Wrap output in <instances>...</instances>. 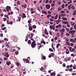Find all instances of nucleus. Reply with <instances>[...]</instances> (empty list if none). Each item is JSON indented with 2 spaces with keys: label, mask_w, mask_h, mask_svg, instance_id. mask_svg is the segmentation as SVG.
Here are the masks:
<instances>
[{
  "label": "nucleus",
  "mask_w": 76,
  "mask_h": 76,
  "mask_svg": "<svg viewBox=\"0 0 76 76\" xmlns=\"http://www.w3.org/2000/svg\"><path fill=\"white\" fill-rule=\"evenodd\" d=\"M36 45V41H35V40H34L32 42L31 46L32 48H35Z\"/></svg>",
  "instance_id": "f257e3e1"
},
{
  "label": "nucleus",
  "mask_w": 76,
  "mask_h": 76,
  "mask_svg": "<svg viewBox=\"0 0 76 76\" xmlns=\"http://www.w3.org/2000/svg\"><path fill=\"white\" fill-rule=\"evenodd\" d=\"M72 59V57H69L68 58H66L64 59V60L65 61H66V62H67L68 61H70V60Z\"/></svg>",
  "instance_id": "f03ea898"
},
{
  "label": "nucleus",
  "mask_w": 76,
  "mask_h": 76,
  "mask_svg": "<svg viewBox=\"0 0 76 76\" xmlns=\"http://www.w3.org/2000/svg\"><path fill=\"white\" fill-rule=\"evenodd\" d=\"M6 9L7 12H8L10 10L12 12V10H11V7H10L9 6H7Z\"/></svg>",
  "instance_id": "7ed1b4c3"
},
{
  "label": "nucleus",
  "mask_w": 76,
  "mask_h": 76,
  "mask_svg": "<svg viewBox=\"0 0 76 76\" xmlns=\"http://www.w3.org/2000/svg\"><path fill=\"white\" fill-rule=\"evenodd\" d=\"M24 63H29V60L28 59L23 58V59Z\"/></svg>",
  "instance_id": "20e7f679"
},
{
  "label": "nucleus",
  "mask_w": 76,
  "mask_h": 76,
  "mask_svg": "<svg viewBox=\"0 0 76 76\" xmlns=\"http://www.w3.org/2000/svg\"><path fill=\"white\" fill-rule=\"evenodd\" d=\"M55 24H54L53 25H51L50 26V28L51 29H53V30H55Z\"/></svg>",
  "instance_id": "39448f33"
},
{
  "label": "nucleus",
  "mask_w": 76,
  "mask_h": 76,
  "mask_svg": "<svg viewBox=\"0 0 76 76\" xmlns=\"http://www.w3.org/2000/svg\"><path fill=\"white\" fill-rule=\"evenodd\" d=\"M46 9H50V8L51 7V5H50V4H46L45 5Z\"/></svg>",
  "instance_id": "423d86ee"
},
{
  "label": "nucleus",
  "mask_w": 76,
  "mask_h": 76,
  "mask_svg": "<svg viewBox=\"0 0 76 76\" xmlns=\"http://www.w3.org/2000/svg\"><path fill=\"white\" fill-rule=\"evenodd\" d=\"M75 32H76V31L75 30H73L72 31H70L69 32V33L72 34L71 35H74V34H75Z\"/></svg>",
  "instance_id": "0eeeda50"
},
{
  "label": "nucleus",
  "mask_w": 76,
  "mask_h": 76,
  "mask_svg": "<svg viewBox=\"0 0 76 76\" xmlns=\"http://www.w3.org/2000/svg\"><path fill=\"white\" fill-rule=\"evenodd\" d=\"M4 56L6 57L7 58H8V57L10 56L9 54V53H8V52L5 53L4 54Z\"/></svg>",
  "instance_id": "6e6552de"
},
{
  "label": "nucleus",
  "mask_w": 76,
  "mask_h": 76,
  "mask_svg": "<svg viewBox=\"0 0 76 76\" xmlns=\"http://www.w3.org/2000/svg\"><path fill=\"white\" fill-rule=\"evenodd\" d=\"M11 38L12 40H15V39H16V38H17V37H16L15 36H12Z\"/></svg>",
  "instance_id": "1a4fd4ad"
},
{
  "label": "nucleus",
  "mask_w": 76,
  "mask_h": 76,
  "mask_svg": "<svg viewBox=\"0 0 76 76\" xmlns=\"http://www.w3.org/2000/svg\"><path fill=\"white\" fill-rule=\"evenodd\" d=\"M30 11L31 12V14L35 13V11H34V9L32 8L30 9Z\"/></svg>",
  "instance_id": "9d476101"
},
{
  "label": "nucleus",
  "mask_w": 76,
  "mask_h": 76,
  "mask_svg": "<svg viewBox=\"0 0 76 76\" xmlns=\"http://www.w3.org/2000/svg\"><path fill=\"white\" fill-rule=\"evenodd\" d=\"M7 47H11V44L9 43H7L6 45Z\"/></svg>",
  "instance_id": "9b49d317"
},
{
  "label": "nucleus",
  "mask_w": 76,
  "mask_h": 76,
  "mask_svg": "<svg viewBox=\"0 0 76 76\" xmlns=\"http://www.w3.org/2000/svg\"><path fill=\"white\" fill-rule=\"evenodd\" d=\"M55 22L56 23V24L58 25V24L59 23L61 22V20H60L59 19H58L57 20H56Z\"/></svg>",
  "instance_id": "f8f14e48"
},
{
  "label": "nucleus",
  "mask_w": 76,
  "mask_h": 76,
  "mask_svg": "<svg viewBox=\"0 0 76 76\" xmlns=\"http://www.w3.org/2000/svg\"><path fill=\"white\" fill-rule=\"evenodd\" d=\"M61 24H59L58 25H57L56 26V28H61Z\"/></svg>",
  "instance_id": "ddd939ff"
},
{
  "label": "nucleus",
  "mask_w": 76,
  "mask_h": 76,
  "mask_svg": "<svg viewBox=\"0 0 76 76\" xmlns=\"http://www.w3.org/2000/svg\"><path fill=\"white\" fill-rule=\"evenodd\" d=\"M41 58L42 60H45L46 59V57H45V56H43L42 55L41 56Z\"/></svg>",
  "instance_id": "4468645a"
},
{
  "label": "nucleus",
  "mask_w": 76,
  "mask_h": 76,
  "mask_svg": "<svg viewBox=\"0 0 76 76\" xmlns=\"http://www.w3.org/2000/svg\"><path fill=\"white\" fill-rule=\"evenodd\" d=\"M70 42L73 43H75L76 42L73 39H70Z\"/></svg>",
  "instance_id": "2eb2a0df"
},
{
  "label": "nucleus",
  "mask_w": 76,
  "mask_h": 76,
  "mask_svg": "<svg viewBox=\"0 0 76 76\" xmlns=\"http://www.w3.org/2000/svg\"><path fill=\"white\" fill-rule=\"evenodd\" d=\"M42 14H45V15L47 14V12L44 10H43L42 11Z\"/></svg>",
  "instance_id": "dca6fc26"
},
{
  "label": "nucleus",
  "mask_w": 76,
  "mask_h": 76,
  "mask_svg": "<svg viewBox=\"0 0 76 76\" xmlns=\"http://www.w3.org/2000/svg\"><path fill=\"white\" fill-rule=\"evenodd\" d=\"M21 6L23 7L25 9L27 7V5L26 4H25L24 5H22Z\"/></svg>",
  "instance_id": "f3484780"
},
{
  "label": "nucleus",
  "mask_w": 76,
  "mask_h": 76,
  "mask_svg": "<svg viewBox=\"0 0 76 76\" xmlns=\"http://www.w3.org/2000/svg\"><path fill=\"white\" fill-rule=\"evenodd\" d=\"M31 26H30L28 27V29H29V31H32V29H33V28Z\"/></svg>",
  "instance_id": "a211bd4d"
},
{
  "label": "nucleus",
  "mask_w": 76,
  "mask_h": 76,
  "mask_svg": "<svg viewBox=\"0 0 76 76\" xmlns=\"http://www.w3.org/2000/svg\"><path fill=\"white\" fill-rule=\"evenodd\" d=\"M22 18H26V16L25 14L23 13Z\"/></svg>",
  "instance_id": "6ab92c4d"
},
{
  "label": "nucleus",
  "mask_w": 76,
  "mask_h": 76,
  "mask_svg": "<svg viewBox=\"0 0 76 76\" xmlns=\"http://www.w3.org/2000/svg\"><path fill=\"white\" fill-rule=\"evenodd\" d=\"M60 29H61V30H60V32H64V31H65L64 29L63 28L62 29L61 28H60Z\"/></svg>",
  "instance_id": "aec40b11"
},
{
  "label": "nucleus",
  "mask_w": 76,
  "mask_h": 76,
  "mask_svg": "<svg viewBox=\"0 0 76 76\" xmlns=\"http://www.w3.org/2000/svg\"><path fill=\"white\" fill-rule=\"evenodd\" d=\"M47 31V30L46 29L44 31L45 33V34H46V35H48V31Z\"/></svg>",
  "instance_id": "412c9836"
},
{
  "label": "nucleus",
  "mask_w": 76,
  "mask_h": 76,
  "mask_svg": "<svg viewBox=\"0 0 76 76\" xmlns=\"http://www.w3.org/2000/svg\"><path fill=\"white\" fill-rule=\"evenodd\" d=\"M62 22L63 23H64V24H69V23H68V22L67 21H62Z\"/></svg>",
  "instance_id": "4be33fe9"
},
{
  "label": "nucleus",
  "mask_w": 76,
  "mask_h": 76,
  "mask_svg": "<svg viewBox=\"0 0 76 76\" xmlns=\"http://www.w3.org/2000/svg\"><path fill=\"white\" fill-rule=\"evenodd\" d=\"M70 52H72V47L70 46L69 47Z\"/></svg>",
  "instance_id": "5701e85b"
},
{
  "label": "nucleus",
  "mask_w": 76,
  "mask_h": 76,
  "mask_svg": "<svg viewBox=\"0 0 76 76\" xmlns=\"http://www.w3.org/2000/svg\"><path fill=\"white\" fill-rule=\"evenodd\" d=\"M31 26L32 28H33V29H36L37 28V26H36V25H33V26Z\"/></svg>",
  "instance_id": "b1692460"
},
{
  "label": "nucleus",
  "mask_w": 76,
  "mask_h": 76,
  "mask_svg": "<svg viewBox=\"0 0 76 76\" xmlns=\"http://www.w3.org/2000/svg\"><path fill=\"white\" fill-rule=\"evenodd\" d=\"M66 44L67 45H68V46H70V42H66Z\"/></svg>",
  "instance_id": "393cba45"
},
{
  "label": "nucleus",
  "mask_w": 76,
  "mask_h": 76,
  "mask_svg": "<svg viewBox=\"0 0 76 76\" xmlns=\"http://www.w3.org/2000/svg\"><path fill=\"white\" fill-rule=\"evenodd\" d=\"M71 9H72V10H75V7H74V6L73 5H72L71 7Z\"/></svg>",
  "instance_id": "a878e982"
},
{
  "label": "nucleus",
  "mask_w": 76,
  "mask_h": 76,
  "mask_svg": "<svg viewBox=\"0 0 76 76\" xmlns=\"http://www.w3.org/2000/svg\"><path fill=\"white\" fill-rule=\"evenodd\" d=\"M62 19L63 20H65L66 21L67 20V18L66 17H63Z\"/></svg>",
  "instance_id": "bb28decb"
},
{
  "label": "nucleus",
  "mask_w": 76,
  "mask_h": 76,
  "mask_svg": "<svg viewBox=\"0 0 76 76\" xmlns=\"http://www.w3.org/2000/svg\"><path fill=\"white\" fill-rule=\"evenodd\" d=\"M58 18V14H56L54 17L55 20H56Z\"/></svg>",
  "instance_id": "cd10ccee"
},
{
  "label": "nucleus",
  "mask_w": 76,
  "mask_h": 76,
  "mask_svg": "<svg viewBox=\"0 0 76 76\" xmlns=\"http://www.w3.org/2000/svg\"><path fill=\"white\" fill-rule=\"evenodd\" d=\"M7 63V64L8 65V66H9L10 64H11V62H10V61H9L8 62H6Z\"/></svg>",
  "instance_id": "c85d7f7f"
},
{
  "label": "nucleus",
  "mask_w": 76,
  "mask_h": 76,
  "mask_svg": "<svg viewBox=\"0 0 76 76\" xmlns=\"http://www.w3.org/2000/svg\"><path fill=\"white\" fill-rule=\"evenodd\" d=\"M69 53V50L68 49H66V53L68 54Z\"/></svg>",
  "instance_id": "c756f323"
},
{
  "label": "nucleus",
  "mask_w": 76,
  "mask_h": 76,
  "mask_svg": "<svg viewBox=\"0 0 76 76\" xmlns=\"http://www.w3.org/2000/svg\"><path fill=\"white\" fill-rule=\"evenodd\" d=\"M28 43L29 44V45H31V40H28Z\"/></svg>",
  "instance_id": "7c9ffc66"
},
{
  "label": "nucleus",
  "mask_w": 76,
  "mask_h": 76,
  "mask_svg": "<svg viewBox=\"0 0 76 76\" xmlns=\"http://www.w3.org/2000/svg\"><path fill=\"white\" fill-rule=\"evenodd\" d=\"M68 70L69 71V72H72V70H73V68H68Z\"/></svg>",
  "instance_id": "2f4dec72"
},
{
  "label": "nucleus",
  "mask_w": 76,
  "mask_h": 76,
  "mask_svg": "<svg viewBox=\"0 0 76 76\" xmlns=\"http://www.w3.org/2000/svg\"><path fill=\"white\" fill-rule=\"evenodd\" d=\"M16 64L17 66H20V64H19V63H18V62H16Z\"/></svg>",
  "instance_id": "473e14b6"
},
{
  "label": "nucleus",
  "mask_w": 76,
  "mask_h": 76,
  "mask_svg": "<svg viewBox=\"0 0 76 76\" xmlns=\"http://www.w3.org/2000/svg\"><path fill=\"white\" fill-rule=\"evenodd\" d=\"M60 43H58L56 45V48H57V49H58V47L60 46Z\"/></svg>",
  "instance_id": "72a5a7b5"
},
{
  "label": "nucleus",
  "mask_w": 76,
  "mask_h": 76,
  "mask_svg": "<svg viewBox=\"0 0 76 76\" xmlns=\"http://www.w3.org/2000/svg\"><path fill=\"white\" fill-rule=\"evenodd\" d=\"M44 1H45V3L46 4H47L49 2V0H43Z\"/></svg>",
  "instance_id": "f704fd0d"
},
{
  "label": "nucleus",
  "mask_w": 76,
  "mask_h": 76,
  "mask_svg": "<svg viewBox=\"0 0 76 76\" xmlns=\"http://www.w3.org/2000/svg\"><path fill=\"white\" fill-rule=\"evenodd\" d=\"M42 46L41 45H40V46H37V48H38V50H39V49H40V48H41V47H42Z\"/></svg>",
  "instance_id": "c9c22d12"
},
{
  "label": "nucleus",
  "mask_w": 76,
  "mask_h": 76,
  "mask_svg": "<svg viewBox=\"0 0 76 76\" xmlns=\"http://www.w3.org/2000/svg\"><path fill=\"white\" fill-rule=\"evenodd\" d=\"M27 37H28V36H26V39L25 40V41L26 42H27V41H28V38Z\"/></svg>",
  "instance_id": "e433bc0d"
},
{
  "label": "nucleus",
  "mask_w": 76,
  "mask_h": 76,
  "mask_svg": "<svg viewBox=\"0 0 76 76\" xmlns=\"http://www.w3.org/2000/svg\"><path fill=\"white\" fill-rule=\"evenodd\" d=\"M56 75V73H54L53 72L52 73H50V75H51V76H53L54 75Z\"/></svg>",
  "instance_id": "4c0bfd02"
},
{
  "label": "nucleus",
  "mask_w": 76,
  "mask_h": 76,
  "mask_svg": "<svg viewBox=\"0 0 76 76\" xmlns=\"http://www.w3.org/2000/svg\"><path fill=\"white\" fill-rule=\"evenodd\" d=\"M72 3V0H71L70 1L68 2V4H70V3Z\"/></svg>",
  "instance_id": "58836bf2"
},
{
  "label": "nucleus",
  "mask_w": 76,
  "mask_h": 76,
  "mask_svg": "<svg viewBox=\"0 0 76 76\" xmlns=\"http://www.w3.org/2000/svg\"><path fill=\"white\" fill-rule=\"evenodd\" d=\"M43 70H44V67H42L40 68V70H41V71H42Z\"/></svg>",
  "instance_id": "ea45409f"
},
{
  "label": "nucleus",
  "mask_w": 76,
  "mask_h": 76,
  "mask_svg": "<svg viewBox=\"0 0 76 76\" xmlns=\"http://www.w3.org/2000/svg\"><path fill=\"white\" fill-rule=\"evenodd\" d=\"M66 30L67 32H68L69 33V32H70V30H69V29H68L67 28H66Z\"/></svg>",
  "instance_id": "a19ab883"
},
{
  "label": "nucleus",
  "mask_w": 76,
  "mask_h": 76,
  "mask_svg": "<svg viewBox=\"0 0 76 76\" xmlns=\"http://www.w3.org/2000/svg\"><path fill=\"white\" fill-rule=\"evenodd\" d=\"M15 53L16 55H18L19 54V52H18V51H16V52H15Z\"/></svg>",
  "instance_id": "79ce46f5"
},
{
  "label": "nucleus",
  "mask_w": 76,
  "mask_h": 76,
  "mask_svg": "<svg viewBox=\"0 0 76 76\" xmlns=\"http://www.w3.org/2000/svg\"><path fill=\"white\" fill-rule=\"evenodd\" d=\"M9 24H10V25H13V22L12 21H10V23H9Z\"/></svg>",
  "instance_id": "37998d69"
},
{
  "label": "nucleus",
  "mask_w": 76,
  "mask_h": 76,
  "mask_svg": "<svg viewBox=\"0 0 76 76\" xmlns=\"http://www.w3.org/2000/svg\"><path fill=\"white\" fill-rule=\"evenodd\" d=\"M65 39L66 41L68 42L69 41V40L68 39L66 38V37H65Z\"/></svg>",
  "instance_id": "c03bdc74"
},
{
  "label": "nucleus",
  "mask_w": 76,
  "mask_h": 76,
  "mask_svg": "<svg viewBox=\"0 0 76 76\" xmlns=\"http://www.w3.org/2000/svg\"><path fill=\"white\" fill-rule=\"evenodd\" d=\"M61 17H62V16L61 15H58V18L59 19V20L61 19Z\"/></svg>",
  "instance_id": "a18cd8bd"
},
{
  "label": "nucleus",
  "mask_w": 76,
  "mask_h": 76,
  "mask_svg": "<svg viewBox=\"0 0 76 76\" xmlns=\"http://www.w3.org/2000/svg\"><path fill=\"white\" fill-rule=\"evenodd\" d=\"M4 17H5L6 18H8V19H9V16H8V15H4Z\"/></svg>",
  "instance_id": "49530a36"
},
{
  "label": "nucleus",
  "mask_w": 76,
  "mask_h": 76,
  "mask_svg": "<svg viewBox=\"0 0 76 76\" xmlns=\"http://www.w3.org/2000/svg\"><path fill=\"white\" fill-rule=\"evenodd\" d=\"M47 17L48 18H49V17H51V15H48L47 16Z\"/></svg>",
  "instance_id": "de8ad7c7"
},
{
  "label": "nucleus",
  "mask_w": 76,
  "mask_h": 76,
  "mask_svg": "<svg viewBox=\"0 0 76 76\" xmlns=\"http://www.w3.org/2000/svg\"><path fill=\"white\" fill-rule=\"evenodd\" d=\"M31 20H29L28 21V23H31Z\"/></svg>",
  "instance_id": "09e8293b"
},
{
  "label": "nucleus",
  "mask_w": 76,
  "mask_h": 76,
  "mask_svg": "<svg viewBox=\"0 0 76 76\" xmlns=\"http://www.w3.org/2000/svg\"><path fill=\"white\" fill-rule=\"evenodd\" d=\"M21 19V17H19L18 18V21L19 22H20V20Z\"/></svg>",
  "instance_id": "8fccbe9b"
},
{
  "label": "nucleus",
  "mask_w": 76,
  "mask_h": 76,
  "mask_svg": "<svg viewBox=\"0 0 76 76\" xmlns=\"http://www.w3.org/2000/svg\"><path fill=\"white\" fill-rule=\"evenodd\" d=\"M50 21H51V22H53V21H54V22H55V20H54V19H52L51 18H50Z\"/></svg>",
  "instance_id": "3c124183"
},
{
  "label": "nucleus",
  "mask_w": 76,
  "mask_h": 76,
  "mask_svg": "<svg viewBox=\"0 0 76 76\" xmlns=\"http://www.w3.org/2000/svg\"><path fill=\"white\" fill-rule=\"evenodd\" d=\"M61 15H62V16H66V14H60Z\"/></svg>",
  "instance_id": "603ef678"
},
{
  "label": "nucleus",
  "mask_w": 76,
  "mask_h": 76,
  "mask_svg": "<svg viewBox=\"0 0 76 76\" xmlns=\"http://www.w3.org/2000/svg\"><path fill=\"white\" fill-rule=\"evenodd\" d=\"M17 4H18V5H20V1H17Z\"/></svg>",
  "instance_id": "864d4df0"
},
{
  "label": "nucleus",
  "mask_w": 76,
  "mask_h": 76,
  "mask_svg": "<svg viewBox=\"0 0 76 76\" xmlns=\"http://www.w3.org/2000/svg\"><path fill=\"white\" fill-rule=\"evenodd\" d=\"M50 55H51V57H53V56H54V54L53 53H50Z\"/></svg>",
  "instance_id": "5fc2aeb1"
},
{
  "label": "nucleus",
  "mask_w": 76,
  "mask_h": 76,
  "mask_svg": "<svg viewBox=\"0 0 76 76\" xmlns=\"http://www.w3.org/2000/svg\"><path fill=\"white\" fill-rule=\"evenodd\" d=\"M0 37H3V33L0 34Z\"/></svg>",
  "instance_id": "6e6d98bb"
},
{
  "label": "nucleus",
  "mask_w": 76,
  "mask_h": 76,
  "mask_svg": "<svg viewBox=\"0 0 76 76\" xmlns=\"http://www.w3.org/2000/svg\"><path fill=\"white\" fill-rule=\"evenodd\" d=\"M49 50L50 51H51V52L53 51V49H51V48H50L49 49Z\"/></svg>",
  "instance_id": "4d7b16f0"
},
{
  "label": "nucleus",
  "mask_w": 76,
  "mask_h": 76,
  "mask_svg": "<svg viewBox=\"0 0 76 76\" xmlns=\"http://www.w3.org/2000/svg\"><path fill=\"white\" fill-rule=\"evenodd\" d=\"M61 9H62L60 8V7L58 8V11H60V10H61Z\"/></svg>",
  "instance_id": "13d9d810"
},
{
  "label": "nucleus",
  "mask_w": 76,
  "mask_h": 76,
  "mask_svg": "<svg viewBox=\"0 0 76 76\" xmlns=\"http://www.w3.org/2000/svg\"><path fill=\"white\" fill-rule=\"evenodd\" d=\"M49 34L50 35H52V33L51 32V31H49Z\"/></svg>",
  "instance_id": "bf43d9fd"
},
{
  "label": "nucleus",
  "mask_w": 76,
  "mask_h": 76,
  "mask_svg": "<svg viewBox=\"0 0 76 76\" xmlns=\"http://www.w3.org/2000/svg\"><path fill=\"white\" fill-rule=\"evenodd\" d=\"M66 67L67 68V69H69V68L70 67V66L68 65L66 66Z\"/></svg>",
  "instance_id": "052dcab7"
},
{
  "label": "nucleus",
  "mask_w": 76,
  "mask_h": 76,
  "mask_svg": "<svg viewBox=\"0 0 76 76\" xmlns=\"http://www.w3.org/2000/svg\"><path fill=\"white\" fill-rule=\"evenodd\" d=\"M4 42V40H0V43H1V42Z\"/></svg>",
  "instance_id": "680f3d73"
},
{
  "label": "nucleus",
  "mask_w": 76,
  "mask_h": 76,
  "mask_svg": "<svg viewBox=\"0 0 76 76\" xmlns=\"http://www.w3.org/2000/svg\"><path fill=\"white\" fill-rule=\"evenodd\" d=\"M62 66L64 67H66V64H65L64 63H63L62 65Z\"/></svg>",
  "instance_id": "e2e57ef3"
},
{
  "label": "nucleus",
  "mask_w": 76,
  "mask_h": 76,
  "mask_svg": "<svg viewBox=\"0 0 76 76\" xmlns=\"http://www.w3.org/2000/svg\"><path fill=\"white\" fill-rule=\"evenodd\" d=\"M62 8H64V4H63L61 6Z\"/></svg>",
  "instance_id": "0e129e2a"
},
{
  "label": "nucleus",
  "mask_w": 76,
  "mask_h": 76,
  "mask_svg": "<svg viewBox=\"0 0 76 76\" xmlns=\"http://www.w3.org/2000/svg\"><path fill=\"white\" fill-rule=\"evenodd\" d=\"M59 33H57V37H59Z\"/></svg>",
  "instance_id": "69168bd1"
},
{
  "label": "nucleus",
  "mask_w": 76,
  "mask_h": 76,
  "mask_svg": "<svg viewBox=\"0 0 76 76\" xmlns=\"http://www.w3.org/2000/svg\"><path fill=\"white\" fill-rule=\"evenodd\" d=\"M4 60H7V59L8 58H7L6 57H5L4 58Z\"/></svg>",
  "instance_id": "338daca9"
},
{
  "label": "nucleus",
  "mask_w": 76,
  "mask_h": 76,
  "mask_svg": "<svg viewBox=\"0 0 76 76\" xmlns=\"http://www.w3.org/2000/svg\"><path fill=\"white\" fill-rule=\"evenodd\" d=\"M34 34H31V38H32V37H33V36L34 35Z\"/></svg>",
  "instance_id": "774afa93"
}]
</instances>
